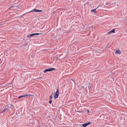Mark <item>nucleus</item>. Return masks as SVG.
Returning a JSON list of instances; mask_svg holds the SVG:
<instances>
[{"label":"nucleus","mask_w":127,"mask_h":127,"mask_svg":"<svg viewBox=\"0 0 127 127\" xmlns=\"http://www.w3.org/2000/svg\"><path fill=\"white\" fill-rule=\"evenodd\" d=\"M91 124H92L91 122H87L83 124H80L79 126L81 127H88V126H89V125H91Z\"/></svg>","instance_id":"obj_1"},{"label":"nucleus","mask_w":127,"mask_h":127,"mask_svg":"<svg viewBox=\"0 0 127 127\" xmlns=\"http://www.w3.org/2000/svg\"><path fill=\"white\" fill-rule=\"evenodd\" d=\"M34 97V95H32V94H25V95H21V96H20L18 99H21V98H24V97Z\"/></svg>","instance_id":"obj_2"},{"label":"nucleus","mask_w":127,"mask_h":127,"mask_svg":"<svg viewBox=\"0 0 127 127\" xmlns=\"http://www.w3.org/2000/svg\"><path fill=\"white\" fill-rule=\"evenodd\" d=\"M56 69L55 68H47L46 69L44 72L46 73V72H51V71H54V70H56Z\"/></svg>","instance_id":"obj_3"},{"label":"nucleus","mask_w":127,"mask_h":127,"mask_svg":"<svg viewBox=\"0 0 127 127\" xmlns=\"http://www.w3.org/2000/svg\"><path fill=\"white\" fill-rule=\"evenodd\" d=\"M58 97H59V89L57 88V91L54 96V98L55 99H57L58 98Z\"/></svg>","instance_id":"obj_4"},{"label":"nucleus","mask_w":127,"mask_h":127,"mask_svg":"<svg viewBox=\"0 0 127 127\" xmlns=\"http://www.w3.org/2000/svg\"><path fill=\"white\" fill-rule=\"evenodd\" d=\"M40 34H42L39 33H36L33 34H31L30 35H27L28 38H29V37H32V36H34V35H39Z\"/></svg>","instance_id":"obj_5"},{"label":"nucleus","mask_w":127,"mask_h":127,"mask_svg":"<svg viewBox=\"0 0 127 127\" xmlns=\"http://www.w3.org/2000/svg\"><path fill=\"white\" fill-rule=\"evenodd\" d=\"M9 8H15V9H17V8H19V7L16 5V3H14L13 5L11 6Z\"/></svg>","instance_id":"obj_6"},{"label":"nucleus","mask_w":127,"mask_h":127,"mask_svg":"<svg viewBox=\"0 0 127 127\" xmlns=\"http://www.w3.org/2000/svg\"><path fill=\"white\" fill-rule=\"evenodd\" d=\"M31 12H42V10H38V9H33V10H32L31 11Z\"/></svg>","instance_id":"obj_7"},{"label":"nucleus","mask_w":127,"mask_h":127,"mask_svg":"<svg viewBox=\"0 0 127 127\" xmlns=\"http://www.w3.org/2000/svg\"><path fill=\"white\" fill-rule=\"evenodd\" d=\"M99 7H100V5H98V6L96 8V9H91V12H93V13H97L96 12V10H97V9H98V8H99Z\"/></svg>","instance_id":"obj_8"},{"label":"nucleus","mask_w":127,"mask_h":127,"mask_svg":"<svg viewBox=\"0 0 127 127\" xmlns=\"http://www.w3.org/2000/svg\"><path fill=\"white\" fill-rule=\"evenodd\" d=\"M115 31H116L115 29H112L110 31L108 32V34H111L112 33H115Z\"/></svg>","instance_id":"obj_9"},{"label":"nucleus","mask_w":127,"mask_h":127,"mask_svg":"<svg viewBox=\"0 0 127 127\" xmlns=\"http://www.w3.org/2000/svg\"><path fill=\"white\" fill-rule=\"evenodd\" d=\"M115 53H116V54H122V52H121V51H120V50H117L115 52Z\"/></svg>","instance_id":"obj_10"},{"label":"nucleus","mask_w":127,"mask_h":127,"mask_svg":"<svg viewBox=\"0 0 127 127\" xmlns=\"http://www.w3.org/2000/svg\"><path fill=\"white\" fill-rule=\"evenodd\" d=\"M6 111H7V108H6V107L4 108V109L1 111V113H4V112H5Z\"/></svg>","instance_id":"obj_11"},{"label":"nucleus","mask_w":127,"mask_h":127,"mask_svg":"<svg viewBox=\"0 0 127 127\" xmlns=\"http://www.w3.org/2000/svg\"><path fill=\"white\" fill-rule=\"evenodd\" d=\"M52 99H53V96H52V95H51V96H50V100H52Z\"/></svg>","instance_id":"obj_12"},{"label":"nucleus","mask_w":127,"mask_h":127,"mask_svg":"<svg viewBox=\"0 0 127 127\" xmlns=\"http://www.w3.org/2000/svg\"><path fill=\"white\" fill-rule=\"evenodd\" d=\"M49 104H52V100L50 99L49 101Z\"/></svg>","instance_id":"obj_13"},{"label":"nucleus","mask_w":127,"mask_h":127,"mask_svg":"<svg viewBox=\"0 0 127 127\" xmlns=\"http://www.w3.org/2000/svg\"><path fill=\"white\" fill-rule=\"evenodd\" d=\"M56 58L57 59H58L59 60H60V59H59V57H56Z\"/></svg>","instance_id":"obj_14"},{"label":"nucleus","mask_w":127,"mask_h":127,"mask_svg":"<svg viewBox=\"0 0 127 127\" xmlns=\"http://www.w3.org/2000/svg\"><path fill=\"white\" fill-rule=\"evenodd\" d=\"M88 88L90 89H91V85H88Z\"/></svg>","instance_id":"obj_15"},{"label":"nucleus","mask_w":127,"mask_h":127,"mask_svg":"<svg viewBox=\"0 0 127 127\" xmlns=\"http://www.w3.org/2000/svg\"><path fill=\"white\" fill-rule=\"evenodd\" d=\"M31 58H33V56L31 55Z\"/></svg>","instance_id":"obj_16"},{"label":"nucleus","mask_w":127,"mask_h":127,"mask_svg":"<svg viewBox=\"0 0 127 127\" xmlns=\"http://www.w3.org/2000/svg\"><path fill=\"white\" fill-rule=\"evenodd\" d=\"M87 112H88V113H90V111L87 110Z\"/></svg>","instance_id":"obj_17"},{"label":"nucleus","mask_w":127,"mask_h":127,"mask_svg":"<svg viewBox=\"0 0 127 127\" xmlns=\"http://www.w3.org/2000/svg\"><path fill=\"white\" fill-rule=\"evenodd\" d=\"M52 95H54V93H52Z\"/></svg>","instance_id":"obj_18"},{"label":"nucleus","mask_w":127,"mask_h":127,"mask_svg":"<svg viewBox=\"0 0 127 127\" xmlns=\"http://www.w3.org/2000/svg\"><path fill=\"white\" fill-rule=\"evenodd\" d=\"M39 79H41V77H39Z\"/></svg>","instance_id":"obj_19"},{"label":"nucleus","mask_w":127,"mask_h":127,"mask_svg":"<svg viewBox=\"0 0 127 127\" xmlns=\"http://www.w3.org/2000/svg\"><path fill=\"white\" fill-rule=\"evenodd\" d=\"M81 87H82V88H84V86H81Z\"/></svg>","instance_id":"obj_20"}]
</instances>
